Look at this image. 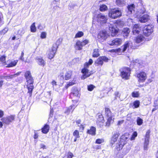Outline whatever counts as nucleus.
<instances>
[{
  "mask_svg": "<svg viewBox=\"0 0 158 158\" xmlns=\"http://www.w3.org/2000/svg\"><path fill=\"white\" fill-rule=\"evenodd\" d=\"M25 77L26 79L27 82V85L28 89L27 93L29 94L30 97H31L32 95V93L34 88L33 86V80L29 71H27L25 72Z\"/></svg>",
  "mask_w": 158,
  "mask_h": 158,
  "instance_id": "1",
  "label": "nucleus"
},
{
  "mask_svg": "<svg viewBox=\"0 0 158 158\" xmlns=\"http://www.w3.org/2000/svg\"><path fill=\"white\" fill-rule=\"evenodd\" d=\"M120 72V75L123 79H125L126 80L129 79V77L131 69L128 67H123L122 68L119 69Z\"/></svg>",
  "mask_w": 158,
  "mask_h": 158,
  "instance_id": "2",
  "label": "nucleus"
},
{
  "mask_svg": "<svg viewBox=\"0 0 158 158\" xmlns=\"http://www.w3.org/2000/svg\"><path fill=\"white\" fill-rule=\"evenodd\" d=\"M109 15L110 18L115 19L121 16L122 13L121 10L118 8H115L110 10L109 12Z\"/></svg>",
  "mask_w": 158,
  "mask_h": 158,
  "instance_id": "3",
  "label": "nucleus"
},
{
  "mask_svg": "<svg viewBox=\"0 0 158 158\" xmlns=\"http://www.w3.org/2000/svg\"><path fill=\"white\" fill-rule=\"evenodd\" d=\"M128 137L125 135H122L120 138L119 143L116 144V148L118 150H120L121 149L125 144H126V140Z\"/></svg>",
  "mask_w": 158,
  "mask_h": 158,
  "instance_id": "4",
  "label": "nucleus"
},
{
  "mask_svg": "<svg viewBox=\"0 0 158 158\" xmlns=\"http://www.w3.org/2000/svg\"><path fill=\"white\" fill-rule=\"evenodd\" d=\"M94 18H96L97 22L101 24L106 23L107 20L106 17L101 13L95 15Z\"/></svg>",
  "mask_w": 158,
  "mask_h": 158,
  "instance_id": "5",
  "label": "nucleus"
},
{
  "mask_svg": "<svg viewBox=\"0 0 158 158\" xmlns=\"http://www.w3.org/2000/svg\"><path fill=\"white\" fill-rule=\"evenodd\" d=\"M154 26L152 25H148L145 26L143 30V33L146 36L150 35L153 31Z\"/></svg>",
  "mask_w": 158,
  "mask_h": 158,
  "instance_id": "6",
  "label": "nucleus"
},
{
  "mask_svg": "<svg viewBox=\"0 0 158 158\" xmlns=\"http://www.w3.org/2000/svg\"><path fill=\"white\" fill-rule=\"evenodd\" d=\"M150 131L149 130L146 132L144 143V150L148 149V146L149 144V139L150 138Z\"/></svg>",
  "mask_w": 158,
  "mask_h": 158,
  "instance_id": "7",
  "label": "nucleus"
},
{
  "mask_svg": "<svg viewBox=\"0 0 158 158\" xmlns=\"http://www.w3.org/2000/svg\"><path fill=\"white\" fill-rule=\"evenodd\" d=\"M109 59L108 58L105 56L99 57L95 62L96 66H102L103 63V61L107 62Z\"/></svg>",
  "mask_w": 158,
  "mask_h": 158,
  "instance_id": "8",
  "label": "nucleus"
},
{
  "mask_svg": "<svg viewBox=\"0 0 158 158\" xmlns=\"http://www.w3.org/2000/svg\"><path fill=\"white\" fill-rule=\"evenodd\" d=\"M15 119V116L13 115H11L10 116H8L6 117L3 118L1 120L2 121L3 123L6 125H9L12 121Z\"/></svg>",
  "mask_w": 158,
  "mask_h": 158,
  "instance_id": "9",
  "label": "nucleus"
},
{
  "mask_svg": "<svg viewBox=\"0 0 158 158\" xmlns=\"http://www.w3.org/2000/svg\"><path fill=\"white\" fill-rule=\"evenodd\" d=\"M58 46L53 45L52 49L48 52V58L52 59L53 58L56 52Z\"/></svg>",
  "mask_w": 158,
  "mask_h": 158,
  "instance_id": "10",
  "label": "nucleus"
},
{
  "mask_svg": "<svg viewBox=\"0 0 158 158\" xmlns=\"http://www.w3.org/2000/svg\"><path fill=\"white\" fill-rule=\"evenodd\" d=\"M107 37V34L106 31H100L98 35V38L103 41L106 40Z\"/></svg>",
  "mask_w": 158,
  "mask_h": 158,
  "instance_id": "11",
  "label": "nucleus"
},
{
  "mask_svg": "<svg viewBox=\"0 0 158 158\" xmlns=\"http://www.w3.org/2000/svg\"><path fill=\"white\" fill-rule=\"evenodd\" d=\"M122 40L119 38H117L112 40L111 41L108 42V44L110 46L118 45L121 44L122 43Z\"/></svg>",
  "mask_w": 158,
  "mask_h": 158,
  "instance_id": "12",
  "label": "nucleus"
},
{
  "mask_svg": "<svg viewBox=\"0 0 158 158\" xmlns=\"http://www.w3.org/2000/svg\"><path fill=\"white\" fill-rule=\"evenodd\" d=\"M109 30L111 32V35L113 36L115 35L118 33V29H117L116 25L114 24H110L108 25Z\"/></svg>",
  "mask_w": 158,
  "mask_h": 158,
  "instance_id": "13",
  "label": "nucleus"
},
{
  "mask_svg": "<svg viewBox=\"0 0 158 158\" xmlns=\"http://www.w3.org/2000/svg\"><path fill=\"white\" fill-rule=\"evenodd\" d=\"M137 77L139 78V81L140 82H143L147 78L146 74L144 72H140L137 75Z\"/></svg>",
  "mask_w": 158,
  "mask_h": 158,
  "instance_id": "14",
  "label": "nucleus"
},
{
  "mask_svg": "<svg viewBox=\"0 0 158 158\" xmlns=\"http://www.w3.org/2000/svg\"><path fill=\"white\" fill-rule=\"evenodd\" d=\"M119 135V133L118 132H114L113 134L112 137L111 138L110 142V143L112 146L116 142Z\"/></svg>",
  "mask_w": 158,
  "mask_h": 158,
  "instance_id": "15",
  "label": "nucleus"
},
{
  "mask_svg": "<svg viewBox=\"0 0 158 158\" xmlns=\"http://www.w3.org/2000/svg\"><path fill=\"white\" fill-rule=\"evenodd\" d=\"M81 72L83 74L81 77L82 79H85L87 77L90 76L91 74V73L89 72L88 70L85 68H84L82 69Z\"/></svg>",
  "mask_w": 158,
  "mask_h": 158,
  "instance_id": "16",
  "label": "nucleus"
},
{
  "mask_svg": "<svg viewBox=\"0 0 158 158\" xmlns=\"http://www.w3.org/2000/svg\"><path fill=\"white\" fill-rule=\"evenodd\" d=\"M114 114L112 113L110 109L108 108H105V116L106 118H112L114 116Z\"/></svg>",
  "mask_w": 158,
  "mask_h": 158,
  "instance_id": "17",
  "label": "nucleus"
},
{
  "mask_svg": "<svg viewBox=\"0 0 158 158\" xmlns=\"http://www.w3.org/2000/svg\"><path fill=\"white\" fill-rule=\"evenodd\" d=\"M79 91L76 88H73L72 92L70 94V97H75L78 98L79 97Z\"/></svg>",
  "mask_w": 158,
  "mask_h": 158,
  "instance_id": "18",
  "label": "nucleus"
},
{
  "mask_svg": "<svg viewBox=\"0 0 158 158\" xmlns=\"http://www.w3.org/2000/svg\"><path fill=\"white\" fill-rule=\"evenodd\" d=\"M141 30L140 27L138 24H135L133 27L132 32L135 35L136 34H139Z\"/></svg>",
  "mask_w": 158,
  "mask_h": 158,
  "instance_id": "19",
  "label": "nucleus"
},
{
  "mask_svg": "<svg viewBox=\"0 0 158 158\" xmlns=\"http://www.w3.org/2000/svg\"><path fill=\"white\" fill-rule=\"evenodd\" d=\"M145 40L144 37L142 35H140L135 38V42L136 43L139 44L143 42Z\"/></svg>",
  "mask_w": 158,
  "mask_h": 158,
  "instance_id": "20",
  "label": "nucleus"
},
{
  "mask_svg": "<svg viewBox=\"0 0 158 158\" xmlns=\"http://www.w3.org/2000/svg\"><path fill=\"white\" fill-rule=\"evenodd\" d=\"M149 15L147 14H145L139 18V21L141 23H144L148 21Z\"/></svg>",
  "mask_w": 158,
  "mask_h": 158,
  "instance_id": "21",
  "label": "nucleus"
},
{
  "mask_svg": "<svg viewBox=\"0 0 158 158\" xmlns=\"http://www.w3.org/2000/svg\"><path fill=\"white\" fill-rule=\"evenodd\" d=\"M135 6L134 4H132L128 5L127 6V13L130 15L134 11Z\"/></svg>",
  "mask_w": 158,
  "mask_h": 158,
  "instance_id": "22",
  "label": "nucleus"
},
{
  "mask_svg": "<svg viewBox=\"0 0 158 158\" xmlns=\"http://www.w3.org/2000/svg\"><path fill=\"white\" fill-rule=\"evenodd\" d=\"M83 46V45L81 42L78 40L76 43L75 48L76 50H81L82 49Z\"/></svg>",
  "mask_w": 158,
  "mask_h": 158,
  "instance_id": "23",
  "label": "nucleus"
},
{
  "mask_svg": "<svg viewBox=\"0 0 158 158\" xmlns=\"http://www.w3.org/2000/svg\"><path fill=\"white\" fill-rule=\"evenodd\" d=\"M87 133L92 135H95L96 134V128L94 127H92L90 129L87 131Z\"/></svg>",
  "mask_w": 158,
  "mask_h": 158,
  "instance_id": "24",
  "label": "nucleus"
},
{
  "mask_svg": "<svg viewBox=\"0 0 158 158\" xmlns=\"http://www.w3.org/2000/svg\"><path fill=\"white\" fill-rule=\"evenodd\" d=\"M37 62L38 64L42 66H44L46 64V62L41 58H37Z\"/></svg>",
  "mask_w": 158,
  "mask_h": 158,
  "instance_id": "25",
  "label": "nucleus"
},
{
  "mask_svg": "<svg viewBox=\"0 0 158 158\" xmlns=\"http://www.w3.org/2000/svg\"><path fill=\"white\" fill-rule=\"evenodd\" d=\"M72 72L71 71H69L65 73L64 78L65 80H67L70 79L72 75Z\"/></svg>",
  "mask_w": 158,
  "mask_h": 158,
  "instance_id": "26",
  "label": "nucleus"
},
{
  "mask_svg": "<svg viewBox=\"0 0 158 158\" xmlns=\"http://www.w3.org/2000/svg\"><path fill=\"white\" fill-rule=\"evenodd\" d=\"M49 127L48 125L45 124L42 129V132L44 134H47L48 132Z\"/></svg>",
  "mask_w": 158,
  "mask_h": 158,
  "instance_id": "27",
  "label": "nucleus"
},
{
  "mask_svg": "<svg viewBox=\"0 0 158 158\" xmlns=\"http://www.w3.org/2000/svg\"><path fill=\"white\" fill-rule=\"evenodd\" d=\"M13 78V76L11 75L9 76H3L0 77L1 79H5L7 81H10L11 79Z\"/></svg>",
  "mask_w": 158,
  "mask_h": 158,
  "instance_id": "28",
  "label": "nucleus"
},
{
  "mask_svg": "<svg viewBox=\"0 0 158 158\" xmlns=\"http://www.w3.org/2000/svg\"><path fill=\"white\" fill-rule=\"evenodd\" d=\"M123 36H127L130 30L129 28H124L123 31Z\"/></svg>",
  "mask_w": 158,
  "mask_h": 158,
  "instance_id": "29",
  "label": "nucleus"
},
{
  "mask_svg": "<svg viewBox=\"0 0 158 158\" xmlns=\"http://www.w3.org/2000/svg\"><path fill=\"white\" fill-rule=\"evenodd\" d=\"M116 4L119 6H122L125 4V0H116Z\"/></svg>",
  "mask_w": 158,
  "mask_h": 158,
  "instance_id": "30",
  "label": "nucleus"
},
{
  "mask_svg": "<svg viewBox=\"0 0 158 158\" xmlns=\"http://www.w3.org/2000/svg\"><path fill=\"white\" fill-rule=\"evenodd\" d=\"M100 55L99 53V49H95L94 50L93 56L94 57H98Z\"/></svg>",
  "mask_w": 158,
  "mask_h": 158,
  "instance_id": "31",
  "label": "nucleus"
},
{
  "mask_svg": "<svg viewBox=\"0 0 158 158\" xmlns=\"http://www.w3.org/2000/svg\"><path fill=\"white\" fill-rule=\"evenodd\" d=\"M104 118L102 115L101 114L98 115V118H97V123L98 124L100 122L103 123Z\"/></svg>",
  "mask_w": 158,
  "mask_h": 158,
  "instance_id": "32",
  "label": "nucleus"
},
{
  "mask_svg": "<svg viewBox=\"0 0 158 158\" xmlns=\"http://www.w3.org/2000/svg\"><path fill=\"white\" fill-rule=\"evenodd\" d=\"M107 121L106 123V126L109 127L110 126L111 123L113 122V120L112 118H107Z\"/></svg>",
  "mask_w": 158,
  "mask_h": 158,
  "instance_id": "33",
  "label": "nucleus"
},
{
  "mask_svg": "<svg viewBox=\"0 0 158 158\" xmlns=\"http://www.w3.org/2000/svg\"><path fill=\"white\" fill-rule=\"evenodd\" d=\"M31 31L32 32H35L36 31V28L35 26V23H33L30 27Z\"/></svg>",
  "mask_w": 158,
  "mask_h": 158,
  "instance_id": "34",
  "label": "nucleus"
},
{
  "mask_svg": "<svg viewBox=\"0 0 158 158\" xmlns=\"http://www.w3.org/2000/svg\"><path fill=\"white\" fill-rule=\"evenodd\" d=\"M75 82L76 80L74 79L72 81H70L67 84V85L66 86V88H67L70 86L73 85L76 83Z\"/></svg>",
  "mask_w": 158,
  "mask_h": 158,
  "instance_id": "35",
  "label": "nucleus"
},
{
  "mask_svg": "<svg viewBox=\"0 0 158 158\" xmlns=\"http://www.w3.org/2000/svg\"><path fill=\"white\" fill-rule=\"evenodd\" d=\"M137 124L139 126L141 125L143 123V120L139 117L137 118L136 120Z\"/></svg>",
  "mask_w": 158,
  "mask_h": 158,
  "instance_id": "36",
  "label": "nucleus"
},
{
  "mask_svg": "<svg viewBox=\"0 0 158 158\" xmlns=\"http://www.w3.org/2000/svg\"><path fill=\"white\" fill-rule=\"evenodd\" d=\"M107 7L105 5H102L100 6L99 10L101 11H104L107 9Z\"/></svg>",
  "mask_w": 158,
  "mask_h": 158,
  "instance_id": "37",
  "label": "nucleus"
},
{
  "mask_svg": "<svg viewBox=\"0 0 158 158\" xmlns=\"http://www.w3.org/2000/svg\"><path fill=\"white\" fill-rule=\"evenodd\" d=\"M129 42H126L124 45L123 46L122 51L123 52H125L126 49H127V48L129 46Z\"/></svg>",
  "mask_w": 158,
  "mask_h": 158,
  "instance_id": "38",
  "label": "nucleus"
},
{
  "mask_svg": "<svg viewBox=\"0 0 158 158\" xmlns=\"http://www.w3.org/2000/svg\"><path fill=\"white\" fill-rule=\"evenodd\" d=\"M133 106H134L135 108H138L140 105V102L138 100L135 101L133 103Z\"/></svg>",
  "mask_w": 158,
  "mask_h": 158,
  "instance_id": "39",
  "label": "nucleus"
},
{
  "mask_svg": "<svg viewBox=\"0 0 158 158\" xmlns=\"http://www.w3.org/2000/svg\"><path fill=\"white\" fill-rule=\"evenodd\" d=\"M83 35L84 33L82 31H79L75 35V38L81 37Z\"/></svg>",
  "mask_w": 158,
  "mask_h": 158,
  "instance_id": "40",
  "label": "nucleus"
},
{
  "mask_svg": "<svg viewBox=\"0 0 158 158\" xmlns=\"http://www.w3.org/2000/svg\"><path fill=\"white\" fill-rule=\"evenodd\" d=\"M93 62V60L92 59H90L89 60L88 62H86L85 63V67H88L89 65L92 64Z\"/></svg>",
  "mask_w": 158,
  "mask_h": 158,
  "instance_id": "41",
  "label": "nucleus"
},
{
  "mask_svg": "<svg viewBox=\"0 0 158 158\" xmlns=\"http://www.w3.org/2000/svg\"><path fill=\"white\" fill-rule=\"evenodd\" d=\"M76 107V105L73 104L68 108L69 109L70 112H72Z\"/></svg>",
  "mask_w": 158,
  "mask_h": 158,
  "instance_id": "42",
  "label": "nucleus"
},
{
  "mask_svg": "<svg viewBox=\"0 0 158 158\" xmlns=\"http://www.w3.org/2000/svg\"><path fill=\"white\" fill-rule=\"evenodd\" d=\"M73 135L76 138H79V132L77 130H75L73 133Z\"/></svg>",
  "mask_w": 158,
  "mask_h": 158,
  "instance_id": "43",
  "label": "nucleus"
},
{
  "mask_svg": "<svg viewBox=\"0 0 158 158\" xmlns=\"http://www.w3.org/2000/svg\"><path fill=\"white\" fill-rule=\"evenodd\" d=\"M3 19V18L2 15V13L0 12V26L4 23V22Z\"/></svg>",
  "mask_w": 158,
  "mask_h": 158,
  "instance_id": "44",
  "label": "nucleus"
},
{
  "mask_svg": "<svg viewBox=\"0 0 158 158\" xmlns=\"http://www.w3.org/2000/svg\"><path fill=\"white\" fill-rule=\"evenodd\" d=\"M132 96L133 97L137 98L139 96V94L138 92H133L132 93Z\"/></svg>",
  "mask_w": 158,
  "mask_h": 158,
  "instance_id": "45",
  "label": "nucleus"
},
{
  "mask_svg": "<svg viewBox=\"0 0 158 158\" xmlns=\"http://www.w3.org/2000/svg\"><path fill=\"white\" fill-rule=\"evenodd\" d=\"M104 141V140L103 139H98L96 140V143L97 144H101L103 143Z\"/></svg>",
  "mask_w": 158,
  "mask_h": 158,
  "instance_id": "46",
  "label": "nucleus"
},
{
  "mask_svg": "<svg viewBox=\"0 0 158 158\" xmlns=\"http://www.w3.org/2000/svg\"><path fill=\"white\" fill-rule=\"evenodd\" d=\"M137 133L136 131H134L132 135V137L131 138V140H133L135 139V138L137 136Z\"/></svg>",
  "mask_w": 158,
  "mask_h": 158,
  "instance_id": "47",
  "label": "nucleus"
},
{
  "mask_svg": "<svg viewBox=\"0 0 158 158\" xmlns=\"http://www.w3.org/2000/svg\"><path fill=\"white\" fill-rule=\"evenodd\" d=\"M62 39L61 38H59L58 40L56 43V44L55 45H56V46H58H58L59 44L61 43V42L62 41Z\"/></svg>",
  "mask_w": 158,
  "mask_h": 158,
  "instance_id": "48",
  "label": "nucleus"
},
{
  "mask_svg": "<svg viewBox=\"0 0 158 158\" xmlns=\"http://www.w3.org/2000/svg\"><path fill=\"white\" fill-rule=\"evenodd\" d=\"M94 88V86L92 85L88 86V89L89 91H92Z\"/></svg>",
  "mask_w": 158,
  "mask_h": 158,
  "instance_id": "49",
  "label": "nucleus"
},
{
  "mask_svg": "<svg viewBox=\"0 0 158 158\" xmlns=\"http://www.w3.org/2000/svg\"><path fill=\"white\" fill-rule=\"evenodd\" d=\"M121 50V49L120 48L116 49H113L110 51V52H119Z\"/></svg>",
  "mask_w": 158,
  "mask_h": 158,
  "instance_id": "50",
  "label": "nucleus"
},
{
  "mask_svg": "<svg viewBox=\"0 0 158 158\" xmlns=\"http://www.w3.org/2000/svg\"><path fill=\"white\" fill-rule=\"evenodd\" d=\"M115 95V98L117 99V98H119L120 96V94L118 92H115L114 93Z\"/></svg>",
  "mask_w": 158,
  "mask_h": 158,
  "instance_id": "51",
  "label": "nucleus"
},
{
  "mask_svg": "<svg viewBox=\"0 0 158 158\" xmlns=\"http://www.w3.org/2000/svg\"><path fill=\"white\" fill-rule=\"evenodd\" d=\"M73 156V155L72 152H69L68 153V155L67 156V158H72V157Z\"/></svg>",
  "mask_w": 158,
  "mask_h": 158,
  "instance_id": "52",
  "label": "nucleus"
},
{
  "mask_svg": "<svg viewBox=\"0 0 158 158\" xmlns=\"http://www.w3.org/2000/svg\"><path fill=\"white\" fill-rule=\"evenodd\" d=\"M46 34L45 32H42L41 35V38L42 39L45 38L46 37Z\"/></svg>",
  "mask_w": 158,
  "mask_h": 158,
  "instance_id": "53",
  "label": "nucleus"
},
{
  "mask_svg": "<svg viewBox=\"0 0 158 158\" xmlns=\"http://www.w3.org/2000/svg\"><path fill=\"white\" fill-rule=\"evenodd\" d=\"M53 115V109H51L50 113L49 114V118H50L52 117Z\"/></svg>",
  "mask_w": 158,
  "mask_h": 158,
  "instance_id": "54",
  "label": "nucleus"
},
{
  "mask_svg": "<svg viewBox=\"0 0 158 158\" xmlns=\"http://www.w3.org/2000/svg\"><path fill=\"white\" fill-rule=\"evenodd\" d=\"M83 46L88 44L89 43V41L87 40H85L81 42Z\"/></svg>",
  "mask_w": 158,
  "mask_h": 158,
  "instance_id": "55",
  "label": "nucleus"
},
{
  "mask_svg": "<svg viewBox=\"0 0 158 158\" xmlns=\"http://www.w3.org/2000/svg\"><path fill=\"white\" fill-rule=\"evenodd\" d=\"M146 11L145 9L144 8H143L139 10V12L140 13H141L142 14H143Z\"/></svg>",
  "mask_w": 158,
  "mask_h": 158,
  "instance_id": "56",
  "label": "nucleus"
},
{
  "mask_svg": "<svg viewBox=\"0 0 158 158\" xmlns=\"http://www.w3.org/2000/svg\"><path fill=\"white\" fill-rule=\"evenodd\" d=\"M5 56H1L0 58V60L2 62H4L5 60Z\"/></svg>",
  "mask_w": 158,
  "mask_h": 158,
  "instance_id": "57",
  "label": "nucleus"
},
{
  "mask_svg": "<svg viewBox=\"0 0 158 158\" xmlns=\"http://www.w3.org/2000/svg\"><path fill=\"white\" fill-rule=\"evenodd\" d=\"M24 53L23 52H22L21 54V56L20 58V59L22 61H24V58L23 57Z\"/></svg>",
  "mask_w": 158,
  "mask_h": 158,
  "instance_id": "58",
  "label": "nucleus"
},
{
  "mask_svg": "<svg viewBox=\"0 0 158 158\" xmlns=\"http://www.w3.org/2000/svg\"><path fill=\"white\" fill-rule=\"evenodd\" d=\"M76 123L78 125V126H80V125L81 124V120L80 119L77 120L76 121Z\"/></svg>",
  "mask_w": 158,
  "mask_h": 158,
  "instance_id": "59",
  "label": "nucleus"
},
{
  "mask_svg": "<svg viewBox=\"0 0 158 158\" xmlns=\"http://www.w3.org/2000/svg\"><path fill=\"white\" fill-rule=\"evenodd\" d=\"M38 135L37 133L36 132H35V134L34 135V138L35 139H36L38 138Z\"/></svg>",
  "mask_w": 158,
  "mask_h": 158,
  "instance_id": "60",
  "label": "nucleus"
},
{
  "mask_svg": "<svg viewBox=\"0 0 158 158\" xmlns=\"http://www.w3.org/2000/svg\"><path fill=\"white\" fill-rule=\"evenodd\" d=\"M21 73V72H19L16 73V74L12 75L13 76V78L14 77H15L17 76H18L19 75H20V74Z\"/></svg>",
  "mask_w": 158,
  "mask_h": 158,
  "instance_id": "61",
  "label": "nucleus"
},
{
  "mask_svg": "<svg viewBox=\"0 0 158 158\" xmlns=\"http://www.w3.org/2000/svg\"><path fill=\"white\" fill-rule=\"evenodd\" d=\"M52 84L53 86V87H54V86H56V82L55 81H53L52 82Z\"/></svg>",
  "mask_w": 158,
  "mask_h": 158,
  "instance_id": "62",
  "label": "nucleus"
},
{
  "mask_svg": "<svg viewBox=\"0 0 158 158\" xmlns=\"http://www.w3.org/2000/svg\"><path fill=\"white\" fill-rule=\"evenodd\" d=\"M4 115V113L3 111L0 110V118L2 117Z\"/></svg>",
  "mask_w": 158,
  "mask_h": 158,
  "instance_id": "63",
  "label": "nucleus"
},
{
  "mask_svg": "<svg viewBox=\"0 0 158 158\" xmlns=\"http://www.w3.org/2000/svg\"><path fill=\"white\" fill-rule=\"evenodd\" d=\"M16 62H15V63L11 62L10 65V67H12V66H15L16 65Z\"/></svg>",
  "mask_w": 158,
  "mask_h": 158,
  "instance_id": "64",
  "label": "nucleus"
}]
</instances>
